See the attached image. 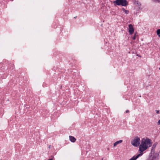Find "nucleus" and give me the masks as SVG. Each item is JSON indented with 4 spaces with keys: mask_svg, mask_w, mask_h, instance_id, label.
<instances>
[{
    "mask_svg": "<svg viewBox=\"0 0 160 160\" xmlns=\"http://www.w3.org/2000/svg\"><path fill=\"white\" fill-rule=\"evenodd\" d=\"M141 142L140 138L138 136L133 138L131 141V144L134 146L137 147L139 145Z\"/></svg>",
    "mask_w": 160,
    "mask_h": 160,
    "instance_id": "nucleus-3",
    "label": "nucleus"
},
{
    "mask_svg": "<svg viewBox=\"0 0 160 160\" xmlns=\"http://www.w3.org/2000/svg\"><path fill=\"white\" fill-rule=\"evenodd\" d=\"M125 13L126 14H128L129 12V11L127 10H125V11H124Z\"/></svg>",
    "mask_w": 160,
    "mask_h": 160,
    "instance_id": "nucleus-9",
    "label": "nucleus"
},
{
    "mask_svg": "<svg viewBox=\"0 0 160 160\" xmlns=\"http://www.w3.org/2000/svg\"><path fill=\"white\" fill-rule=\"evenodd\" d=\"M129 112V111L128 110H127L126 111V113H128Z\"/></svg>",
    "mask_w": 160,
    "mask_h": 160,
    "instance_id": "nucleus-14",
    "label": "nucleus"
},
{
    "mask_svg": "<svg viewBox=\"0 0 160 160\" xmlns=\"http://www.w3.org/2000/svg\"><path fill=\"white\" fill-rule=\"evenodd\" d=\"M51 146H49V147H48V148H51Z\"/></svg>",
    "mask_w": 160,
    "mask_h": 160,
    "instance_id": "nucleus-17",
    "label": "nucleus"
},
{
    "mask_svg": "<svg viewBox=\"0 0 160 160\" xmlns=\"http://www.w3.org/2000/svg\"><path fill=\"white\" fill-rule=\"evenodd\" d=\"M69 139L70 141L73 142H75L76 141V139L74 137L72 136H69Z\"/></svg>",
    "mask_w": 160,
    "mask_h": 160,
    "instance_id": "nucleus-7",
    "label": "nucleus"
},
{
    "mask_svg": "<svg viewBox=\"0 0 160 160\" xmlns=\"http://www.w3.org/2000/svg\"><path fill=\"white\" fill-rule=\"evenodd\" d=\"M156 145H154L151 149L150 152V153L148 160H158L159 158V154L157 152H155L154 151V148Z\"/></svg>",
    "mask_w": 160,
    "mask_h": 160,
    "instance_id": "nucleus-2",
    "label": "nucleus"
},
{
    "mask_svg": "<svg viewBox=\"0 0 160 160\" xmlns=\"http://www.w3.org/2000/svg\"><path fill=\"white\" fill-rule=\"evenodd\" d=\"M159 69L160 70V67L159 68Z\"/></svg>",
    "mask_w": 160,
    "mask_h": 160,
    "instance_id": "nucleus-19",
    "label": "nucleus"
},
{
    "mask_svg": "<svg viewBox=\"0 0 160 160\" xmlns=\"http://www.w3.org/2000/svg\"><path fill=\"white\" fill-rule=\"evenodd\" d=\"M156 113L158 114L159 113V110H156Z\"/></svg>",
    "mask_w": 160,
    "mask_h": 160,
    "instance_id": "nucleus-12",
    "label": "nucleus"
},
{
    "mask_svg": "<svg viewBox=\"0 0 160 160\" xmlns=\"http://www.w3.org/2000/svg\"><path fill=\"white\" fill-rule=\"evenodd\" d=\"M114 2L118 5H122L125 6L127 5V2L126 0H116Z\"/></svg>",
    "mask_w": 160,
    "mask_h": 160,
    "instance_id": "nucleus-4",
    "label": "nucleus"
},
{
    "mask_svg": "<svg viewBox=\"0 0 160 160\" xmlns=\"http://www.w3.org/2000/svg\"><path fill=\"white\" fill-rule=\"evenodd\" d=\"M128 30L129 34L130 35L132 34L134 32V29L133 27L131 24L129 25Z\"/></svg>",
    "mask_w": 160,
    "mask_h": 160,
    "instance_id": "nucleus-5",
    "label": "nucleus"
},
{
    "mask_svg": "<svg viewBox=\"0 0 160 160\" xmlns=\"http://www.w3.org/2000/svg\"><path fill=\"white\" fill-rule=\"evenodd\" d=\"M132 38L133 40H135L136 39L135 36H134L133 37H132Z\"/></svg>",
    "mask_w": 160,
    "mask_h": 160,
    "instance_id": "nucleus-13",
    "label": "nucleus"
},
{
    "mask_svg": "<svg viewBox=\"0 0 160 160\" xmlns=\"http://www.w3.org/2000/svg\"><path fill=\"white\" fill-rule=\"evenodd\" d=\"M152 143L151 140L148 138L146 139L143 138L142 139L141 143L139 146V151L138 154L141 156L143 154V152L151 146Z\"/></svg>",
    "mask_w": 160,
    "mask_h": 160,
    "instance_id": "nucleus-1",
    "label": "nucleus"
},
{
    "mask_svg": "<svg viewBox=\"0 0 160 160\" xmlns=\"http://www.w3.org/2000/svg\"><path fill=\"white\" fill-rule=\"evenodd\" d=\"M136 36H137V32L135 33L134 34V36H135V37H136Z\"/></svg>",
    "mask_w": 160,
    "mask_h": 160,
    "instance_id": "nucleus-15",
    "label": "nucleus"
},
{
    "mask_svg": "<svg viewBox=\"0 0 160 160\" xmlns=\"http://www.w3.org/2000/svg\"><path fill=\"white\" fill-rule=\"evenodd\" d=\"M135 3L137 4L138 5V6H139L140 5V4L139 3H138V2H135Z\"/></svg>",
    "mask_w": 160,
    "mask_h": 160,
    "instance_id": "nucleus-11",
    "label": "nucleus"
},
{
    "mask_svg": "<svg viewBox=\"0 0 160 160\" xmlns=\"http://www.w3.org/2000/svg\"><path fill=\"white\" fill-rule=\"evenodd\" d=\"M48 160H53L52 159H48Z\"/></svg>",
    "mask_w": 160,
    "mask_h": 160,
    "instance_id": "nucleus-18",
    "label": "nucleus"
},
{
    "mask_svg": "<svg viewBox=\"0 0 160 160\" xmlns=\"http://www.w3.org/2000/svg\"><path fill=\"white\" fill-rule=\"evenodd\" d=\"M157 34L159 35L160 34V29H158L157 31Z\"/></svg>",
    "mask_w": 160,
    "mask_h": 160,
    "instance_id": "nucleus-8",
    "label": "nucleus"
},
{
    "mask_svg": "<svg viewBox=\"0 0 160 160\" xmlns=\"http://www.w3.org/2000/svg\"><path fill=\"white\" fill-rule=\"evenodd\" d=\"M122 10H123L124 11H125V10L124 8H123L122 9Z\"/></svg>",
    "mask_w": 160,
    "mask_h": 160,
    "instance_id": "nucleus-16",
    "label": "nucleus"
},
{
    "mask_svg": "<svg viewBox=\"0 0 160 160\" xmlns=\"http://www.w3.org/2000/svg\"><path fill=\"white\" fill-rule=\"evenodd\" d=\"M122 142V140H120L119 141L115 142L113 144L114 147H116L118 144L121 143Z\"/></svg>",
    "mask_w": 160,
    "mask_h": 160,
    "instance_id": "nucleus-6",
    "label": "nucleus"
},
{
    "mask_svg": "<svg viewBox=\"0 0 160 160\" xmlns=\"http://www.w3.org/2000/svg\"><path fill=\"white\" fill-rule=\"evenodd\" d=\"M157 124L158 125H160V119L158 120L157 122Z\"/></svg>",
    "mask_w": 160,
    "mask_h": 160,
    "instance_id": "nucleus-10",
    "label": "nucleus"
}]
</instances>
